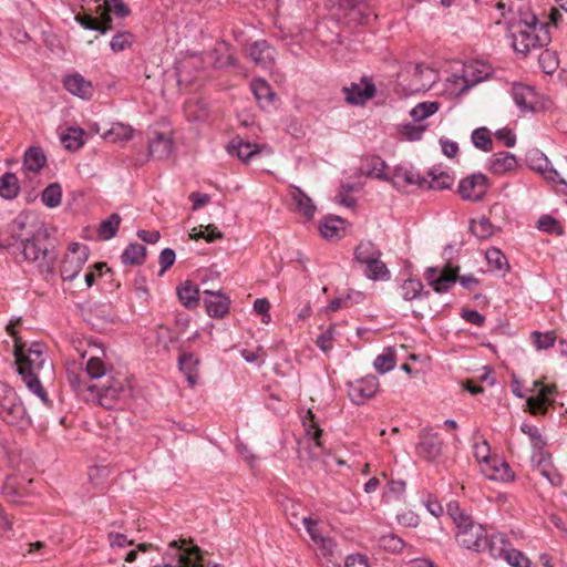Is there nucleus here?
<instances>
[{
    "label": "nucleus",
    "instance_id": "obj_54",
    "mask_svg": "<svg viewBox=\"0 0 567 567\" xmlns=\"http://www.w3.org/2000/svg\"><path fill=\"white\" fill-rule=\"evenodd\" d=\"M493 463L494 474L489 475V478L501 480L504 482H508L514 478V472L506 462L494 460Z\"/></svg>",
    "mask_w": 567,
    "mask_h": 567
},
{
    "label": "nucleus",
    "instance_id": "obj_37",
    "mask_svg": "<svg viewBox=\"0 0 567 567\" xmlns=\"http://www.w3.org/2000/svg\"><path fill=\"white\" fill-rule=\"evenodd\" d=\"M400 293L404 300L411 301L421 296L427 297L429 291L423 292V284L419 279H408L400 286Z\"/></svg>",
    "mask_w": 567,
    "mask_h": 567
},
{
    "label": "nucleus",
    "instance_id": "obj_27",
    "mask_svg": "<svg viewBox=\"0 0 567 567\" xmlns=\"http://www.w3.org/2000/svg\"><path fill=\"white\" fill-rule=\"evenodd\" d=\"M178 364L189 385H195L198 380V359L193 353L184 352L178 357Z\"/></svg>",
    "mask_w": 567,
    "mask_h": 567
},
{
    "label": "nucleus",
    "instance_id": "obj_4",
    "mask_svg": "<svg viewBox=\"0 0 567 567\" xmlns=\"http://www.w3.org/2000/svg\"><path fill=\"white\" fill-rule=\"evenodd\" d=\"M512 39L514 50L524 56L533 49L546 47L551 41L549 25L518 28V30L513 33Z\"/></svg>",
    "mask_w": 567,
    "mask_h": 567
},
{
    "label": "nucleus",
    "instance_id": "obj_61",
    "mask_svg": "<svg viewBox=\"0 0 567 567\" xmlns=\"http://www.w3.org/2000/svg\"><path fill=\"white\" fill-rule=\"evenodd\" d=\"M540 25L549 24L539 22L537 16L528 10H519L518 28H536Z\"/></svg>",
    "mask_w": 567,
    "mask_h": 567
},
{
    "label": "nucleus",
    "instance_id": "obj_25",
    "mask_svg": "<svg viewBox=\"0 0 567 567\" xmlns=\"http://www.w3.org/2000/svg\"><path fill=\"white\" fill-rule=\"evenodd\" d=\"M64 87L73 95L81 99H90L93 87L90 81H86L81 74H72L64 79Z\"/></svg>",
    "mask_w": 567,
    "mask_h": 567
},
{
    "label": "nucleus",
    "instance_id": "obj_63",
    "mask_svg": "<svg viewBox=\"0 0 567 567\" xmlns=\"http://www.w3.org/2000/svg\"><path fill=\"white\" fill-rule=\"evenodd\" d=\"M301 522L303 526L306 527L310 538L313 540V543L317 545L319 542L324 537L321 529L319 528L318 522L311 519L310 517H302Z\"/></svg>",
    "mask_w": 567,
    "mask_h": 567
},
{
    "label": "nucleus",
    "instance_id": "obj_38",
    "mask_svg": "<svg viewBox=\"0 0 567 567\" xmlns=\"http://www.w3.org/2000/svg\"><path fill=\"white\" fill-rule=\"evenodd\" d=\"M554 403V400L547 398L540 389L536 396H530L526 400L528 412L533 415L546 414L549 405Z\"/></svg>",
    "mask_w": 567,
    "mask_h": 567
},
{
    "label": "nucleus",
    "instance_id": "obj_12",
    "mask_svg": "<svg viewBox=\"0 0 567 567\" xmlns=\"http://www.w3.org/2000/svg\"><path fill=\"white\" fill-rule=\"evenodd\" d=\"M379 390V380L374 375H367L349 383V396L354 404H363L373 398Z\"/></svg>",
    "mask_w": 567,
    "mask_h": 567
},
{
    "label": "nucleus",
    "instance_id": "obj_23",
    "mask_svg": "<svg viewBox=\"0 0 567 567\" xmlns=\"http://www.w3.org/2000/svg\"><path fill=\"white\" fill-rule=\"evenodd\" d=\"M227 151L230 155H236L240 161L248 162L251 157L259 154L260 146L245 142L241 137L237 136L230 141Z\"/></svg>",
    "mask_w": 567,
    "mask_h": 567
},
{
    "label": "nucleus",
    "instance_id": "obj_45",
    "mask_svg": "<svg viewBox=\"0 0 567 567\" xmlns=\"http://www.w3.org/2000/svg\"><path fill=\"white\" fill-rule=\"evenodd\" d=\"M538 63L543 72L546 74H553L559 66L557 53L548 49L544 50L539 54Z\"/></svg>",
    "mask_w": 567,
    "mask_h": 567
},
{
    "label": "nucleus",
    "instance_id": "obj_2",
    "mask_svg": "<svg viewBox=\"0 0 567 567\" xmlns=\"http://www.w3.org/2000/svg\"><path fill=\"white\" fill-rule=\"evenodd\" d=\"M44 349L43 343L33 342L25 350V343L21 338H16L13 353L18 372L25 383V386L45 405H49V398L42 386V381L52 379L53 363L45 354Z\"/></svg>",
    "mask_w": 567,
    "mask_h": 567
},
{
    "label": "nucleus",
    "instance_id": "obj_44",
    "mask_svg": "<svg viewBox=\"0 0 567 567\" xmlns=\"http://www.w3.org/2000/svg\"><path fill=\"white\" fill-rule=\"evenodd\" d=\"M485 257L492 269L504 272L509 269L505 255L498 248L492 247L487 249Z\"/></svg>",
    "mask_w": 567,
    "mask_h": 567
},
{
    "label": "nucleus",
    "instance_id": "obj_32",
    "mask_svg": "<svg viewBox=\"0 0 567 567\" xmlns=\"http://www.w3.org/2000/svg\"><path fill=\"white\" fill-rule=\"evenodd\" d=\"M134 128L123 123H114L110 130L103 134V138L107 142H126L132 140Z\"/></svg>",
    "mask_w": 567,
    "mask_h": 567
},
{
    "label": "nucleus",
    "instance_id": "obj_40",
    "mask_svg": "<svg viewBox=\"0 0 567 567\" xmlns=\"http://www.w3.org/2000/svg\"><path fill=\"white\" fill-rule=\"evenodd\" d=\"M121 216L116 213H113L109 218L104 219L99 227V237L103 240H109L113 238L120 227Z\"/></svg>",
    "mask_w": 567,
    "mask_h": 567
},
{
    "label": "nucleus",
    "instance_id": "obj_3",
    "mask_svg": "<svg viewBox=\"0 0 567 567\" xmlns=\"http://www.w3.org/2000/svg\"><path fill=\"white\" fill-rule=\"evenodd\" d=\"M447 515L456 526L455 539L461 547L475 553L486 549L487 532L485 527L474 522V519L460 507L457 502H450L447 504Z\"/></svg>",
    "mask_w": 567,
    "mask_h": 567
},
{
    "label": "nucleus",
    "instance_id": "obj_35",
    "mask_svg": "<svg viewBox=\"0 0 567 567\" xmlns=\"http://www.w3.org/2000/svg\"><path fill=\"white\" fill-rule=\"evenodd\" d=\"M353 256L357 262L363 265L374 257H381L382 252L374 243L365 240L360 241L359 245L354 248Z\"/></svg>",
    "mask_w": 567,
    "mask_h": 567
},
{
    "label": "nucleus",
    "instance_id": "obj_6",
    "mask_svg": "<svg viewBox=\"0 0 567 567\" xmlns=\"http://www.w3.org/2000/svg\"><path fill=\"white\" fill-rule=\"evenodd\" d=\"M0 419L7 424L17 426L21 430L31 425V417L17 392L10 394V398L0 404Z\"/></svg>",
    "mask_w": 567,
    "mask_h": 567
},
{
    "label": "nucleus",
    "instance_id": "obj_19",
    "mask_svg": "<svg viewBox=\"0 0 567 567\" xmlns=\"http://www.w3.org/2000/svg\"><path fill=\"white\" fill-rule=\"evenodd\" d=\"M289 196L291 205L295 210L305 216L307 219H312L317 210L312 199L298 186H289Z\"/></svg>",
    "mask_w": 567,
    "mask_h": 567
},
{
    "label": "nucleus",
    "instance_id": "obj_9",
    "mask_svg": "<svg viewBox=\"0 0 567 567\" xmlns=\"http://www.w3.org/2000/svg\"><path fill=\"white\" fill-rule=\"evenodd\" d=\"M458 271L460 268L457 266L452 267L450 264L445 265L442 269L430 267L425 271V279L435 292L444 293L457 281Z\"/></svg>",
    "mask_w": 567,
    "mask_h": 567
},
{
    "label": "nucleus",
    "instance_id": "obj_26",
    "mask_svg": "<svg viewBox=\"0 0 567 567\" xmlns=\"http://www.w3.org/2000/svg\"><path fill=\"white\" fill-rule=\"evenodd\" d=\"M517 165L516 156L508 152H498L493 155L488 169L497 175L513 171Z\"/></svg>",
    "mask_w": 567,
    "mask_h": 567
},
{
    "label": "nucleus",
    "instance_id": "obj_46",
    "mask_svg": "<svg viewBox=\"0 0 567 567\" xmlns=\"http://www.w3.org/2000/svg\"><path fill=\"white\" fill-rule=\"evenodd\" d=\"M83 130L70 127L66 133L61 136V141L65 148L70 151H78L84 144L82 140Z\"/></svg>",
    "mask_w": 567,
    "mask_h": 567
},
{
    "label": "nucleus",
    "instance_id": "obj_39",
    "mask_svg": "<svg viewBox=\"0 0 567 567\" xmlns=\"http://www.w3.org/2000/svg\"><path fill=\"white\" fill-rule=\"evenodd\" d=\"M68 381L78 393H82L87 391V386L92 385L87 382V375L85 372H82L76 365L68 368L66 371Z\"/></svg>",
    "mask_w": 567,
    "mask_h": 567
},
{
    "label": "nucleus",
    "instance_id": "obj_64",
    "mask_svg": "<svg viewBox=\"0 0 567 567\" xmlns=\"http://www.w3.org/2000/svg\"><path fill=\"white\" fill-rule=\"evenodd\" d=\"M425 130L424 125L421 124H404L402 125L400 132L404 135L409 141H417L421 138L423 132Z\"/></svg>",
    "mask_w": 567,
    "mask_h": 567
},
{
    "label": "nucleus",
    "instance_id": "obj_56",
    "mask_svg": "<svg viewBox=\"0 0 567 567\" xmlns=\"http://www.w3.org/2000/svg\"><path fill=\"white\" fill-rule=\"evenodd\" d=\"M207 234L199 229L197 231L196 228L192 230L190 238L197 240L199 238H204L207 243H213L217 239L223 238L221 231L218 230V228L214 224H209L205 227Z\"/></svg>",
    "mask_w": 567,
    "mask_h": 567
},
{
    "label": "nucleus",
    "instance_id": "obj_50",
    "mask_svg": "<svg viewBox=\"0 0 567 567\" xmlns=\"http://www.w3.org/2000/svg\"><path fill=\"white\" fill-rule=\"evenodd\" d=\"M557 339L555 331H547L545 333L539 331L532 332V340L537 350H547L555 344Z\"/></svg>",
    "mask_w": 567,
    "mask_h": 567
},
{
    "label": "nucleus",
    "instance_id": "obj_60",
    "mask_svg": "<svg viewBox=\"0 0 567 567\" xmlns=\"http://www.w3.org/2000/svg\"><path fill=\"white\" fill-rule=\"evenodd\" d=\"M336 334V326L331 324L326 331L320 333L316 340V344L323 351L328 352L332 349V341Z\"/></svg>",
    "mask_w": 567,
    "mask_h": 567
},
{
    "label": "nucleus",
    "instance_id": "obj_62",
    "mask_svg": "<svg viewBox=\"0 0 567 567\" xmlns=\"http://www.w3.org/2000/svg\"><path fill=\"white\" fill-rule=\"evenodd\" d=\"M520 431L524 434H527L530 439L532 445L534 449L542 451L545 446V441L542 436V434L538 432L537 427L528 424H523L520 426Z\"/></svg>",
    "mask_w": 567,
    "mask_h": 567
},
{
    "label": "nucleus",
    "instance_id": "obj_15",
    "mask_svg": "<svg viewBox=\"0 0 567 567\" xmlns=\"http://www.w3.org/2000/svg\"><path fill=\"white\" fill-rule=\"evenodd\" d=\"M512 96L517 107L524 113H534L540 101L539 94L533 86L520 83L513 85Z\"/></svg>",
    "mask_w": 567,
    "mask_h": 567
},
{
    "label": "nucleus",
    "instance_id": "obj_1",
    "mask_svg": "<svg viewBox=\"0 0 567 567\" xmlns=\"http://www.w3.org/2000/svg\"><path fill=\"white\" fill-rule=\"evenodd\" d=\"M13 238L20 241L21 252L28 261L37 262L42 274H52L56 255L48 228L28 215H19L10 225Z\"/></svg>",
    "mask_w": 567,
    "mask_h": 567
},
{
    "label": "nucleus",
    "instance_id": "obj_28",
    "mask_svg": "<svg viewBox=\"0 0 567 567\" xmlns=\"http://www.w3.org/2000/svg\"><path fill=\"white\" fill-rule=\"evenodd\" d=\"M538 456H539V460H537V461H535V458H533V461L535 462V470L538 471V473L544 478H546L550 483V485H553V486L560 485L561 476L555 468H553L550 461H549V455H546L543 452H539Z\"/></svg>",
    "mask_w": 567,
    "mask_h": 567
},
{
    "label": "nucleus",
    "instance_id": "obj_31",
    "mask_svg": "<svg viewBox=\"0 0 567 567\" xmlns=\"http://www.w3.org/2000/svg\"><path fill=\"white\" fill-rule=\"evenodd\" d=\"M145 258L146 248L137 243L128 244L121 256L124 265H142L145 261Z\"/></svg>",
    "mask_w": 567,
    "mask_h": 567
},
{
    "label": "nucleus",
    "instance_id": "obj_55",
    "mask_svg": "<svg viewBox=\"0 0 567 567\" xmlns=\"http://www.w3.org/2000/svg\"><path fill=\"white\" fill-rule=\"evenodd\" d=\"M133 43V34L131 32H118L116 33L111 42L110 47L113 52H121L130 48Z\"/></svg>",
    "mask_w": 567,
    "mask_h": 567
},
{
    "label": "nucleus",
    "instance_id": "obj_14",
    "mask_svg": "<svg viewBox=\"0 0 567 567\" xmlns=\"http://www.w3.org/2000/svg\"><path fill=\"white\" fill-rule=\"evenodd\" d=\"M527 162L532 169L542 174L547 181L565 186L564 193L567 195L566 181L560 177V174L550 165V162L542 152H530L528 154Z\"/></svg>",
    "mask_w": 567,
    "mask_h": 567
},
{
    "label": "nucleus",
    "instance_id": "obj_59",
    "mask_svg": "<svg viewBox=\"0 0 567 567\" xmlns=\"http://www.w3.org/2000/svg\"><path fill=\"white\" fill-rule=\"evenodd\" d=\"M537 227L539 230H543L548 234H561V228L558 221L549 215L540 216V218L537 221Z\"/></svg>",
    "mask_w": 567,
    "mask_h": 567
},
{
    "label": "nucleus",
    "instance_id": "obj_41",
    "mask_svg": "<svg viewBox=\"0 0 567 567\" xmlns=\"http://www.w3.org/2000/svg\"><path fill=\"white\" fill-rule=\"evenodd\" d=\"M42 203L50 208H55L61 204L62 188L59 183L48 185L41 195Z\"/></svg>",
    "mask_w": 567,
    "mask_h": 567
},
{
    "label": "nucleus",
    "instance_id": "obj_48",
    "mask_svg": "<svg viewBox=\"0 0 567 567\" xmlns=\"http://www.w3.org/2000/svg\"><path fill=\"white\" fill-rule=\"evenodd\" d=\"M472 142L475 147L488 152L492 150L493 141L489 135V131L486 127H480L472 132Z\"/></svg>",
    "mask_w": 567,
    "mask_h": 567
},
{
    "label": "nucleus",
    "instance_id": "obj_57",
    "mask_svg": "<svg viewBox=\"0 0 567 567\" xmlns=\"http://www.w3.org/2000/svg\"><path fill=\"white\" fill-rule=\"evenodd\" d=\"M504 560L513 567H533L530 560L519 550L509 547Z\"/></svg>",
    "mask_w": 567,
    "mask_h": 567
},
{
    "label": "nucleus",
    "instance_id": "obj_49",
    "mask_svg": "<svg viewBox=\"0 0 567 567\" xmlns=\"http://www.w3.org/2000/svg\"><path fill=\"white\" fill-rule=\"evenodd\" d=\"M340 7L350 10V18L360 24L369 23L371 12H363L357 6V0H340Z\"/></svg>",
    "mask_w": 567,
    "mask_h": 567
},
{
    "label": "nucleus",
    "instance_id": "obj_43",
    "mask_svg": "<svg viewBox=\"0 0 567 567\" xmlns=\"http://www.w3.org/2000/svg\"><path fill=\"white\" fill-rule=\"evenodd\" d=\"M395 352L389 348L375 358L373 367L379 373L384 374L391 371L395 367Z\"/></svg>",
    "mask_w": 567,
    "mask_h": 567
},
{
    "label": "nucleus",
    "instance_id": "obj_42",
    "mask_svg": "<svg viewBox=\"0 0 567 567\" xmlns=\"http://www.w3.org/2000/svg\"><path fill=\"white\" fill-rule=\"evenodd\" d=\"M317 545L320 554L327 559L326 567H340V564L333 560L337 544L332 538L324 536Z\"/></svg>",
    "mask_w": 567,
    "mask_h": 567
},
{
    "label": "nucleus",
    "instance_id": "obj_7",
    "mask_svg": "<svg viewBox=\"0 0 567 567\" xmlns=\"http://www.w3.org/2000/svg\"><path fill=\"white\" fill-rule=\"evenodd\" d=\"M415 445V454L426 462H435L442 456L443 440L431 427L420 430Z\"/></svg>",
    "mask_w": 567,
    "mask_h": 567
},
{
    "label": "nucleus",
    "instance_id": "obj_33",
    "mask_svg": "<svg viewBox=\"0 0 567 567\" xmlns=\"http://www.w3.org/2000/svg\"><path fill=\"white\" fill-rule=\"evenodd\" d=\"M181 302L188 309L195 308L199 302V290L190 281H185L177 288Z\"/></svg>",
    "mask_w": 567,
    "mask_h": 567
},
{
    "label": "nucleus",
    "instance_id": "obj_10",
    "mask_svg": "<svg viewBox=\"0 0 567 567\" xmlns=\"http://www.w3.org/2000/svg\"><path fill=\"white\" fill-rule=\"evenodd\" d=\"M488 189L487 177L482 173L472 174L458 184V193L465 200L478 202Z\"/></svg>",
    "mask_w": 567,
    "mask_h": 567
},
{
    "label": "nucleus",
    "instance_id": "obj_18",
    "mask_svg": "<svg viewBox=\"0 0 567 567\" xmlns=\"http://www.w3.org/2000/svg\"><path fill=\"white\" fill-rule=\"evenodd\" d=\"M361 82L364 84L363 87L360 84L352 83L350 86L342 89L348 103L353 105L363 104L375 95V86L370 80L362 78Z\"/></svg>",
    "mask_w": 567,
    "mask_h": 567
},
{
    "label": "nucleus",
    "instance_id": "obj_16",
    "mask_svg": "<svg viewBox=\"0 0 567 567\" xmlns=\"http://www.w3.org/2000/svg\"><path fill=\"white\" fill-rule=\"evenodd\" d=\"M301 422L305 427L306 434L309 436V439L313 441V446H311L310 443H308V446L305 450L308 454V458L315 460L318 456V454L315 452V449L322 447V443L320 441L322 430L320 429L316 420L315 413L310 409L303 412V414L301 415Z\"/></svg>",
    "mask_w": 567,
    "mask_h": 567
},
{
    "label": "nucleus",
    "instance_id": "obj_29",
    "mask_svg": "<svg viewBox=\"0 0 567 567\" xmlns=\"http://www.w3.org/2000/svg\"><path fill=\"white\" fill-rule=\"evenodd\" d=\"M363 265L365 266L363 272L368 279L374 281L389 280L391 277V272L386 265L381 260V257H374Z\"/></svg>",
    "mask_w": 567,
    "mask_h": 567
},
{
    "label": "nucleus",
    "instance_id": "obj_24",
    "mask_svg": "<svg viewBox=\"0 0 567 567\" xmlns=\"http://www.w3.org/2000/svg\"><path fill=\"white\" fill-rule=\"evenodd\" d=\"M173 152V140L161 132H156L154 137L150 140L148 153L151 156L163 159L167 158Z\"/></svg>",
    "mask_w": 567,
    "mask_h": 567
},
{
    "label": "nucleus",
    "instance_id": "obj_51",
    "mask_svg": "<svg viewBox=\"0 0 567 567\" xmlns=\"http://www.w3.org/2000/svg\"><path fill=\"white\" fill-rule=\"evenodd\" d=\"M470 229L472 234L480 239H485L493 235V226L486 217L472 220Z\"/></svg>",
    "mask_w": 567,
    "mask_h": 567
},
{
    "label": "nucleus",
    "instance_id": "obj_30",
    "mask_svg": "<svg viewBox=\"0 0 567 567\" xmlns=\"http://www.w3.org/2000/svg\"><path fill=\"white\" fill-rule=\"evenodd\" d=\"M511 546V543L503 534H493L489 538L487 537L486 548L495 559H504Z\"/></svg>",
    "mask_w": 567,
    "mask_h": 567
},
{
    "label": "nucleus",
    "instance_id": "obj_17",
    "mask_svg": "<svg viewBox=\"0 0 567 567\" xmlns=\"http://www.w3.org/2000/svg\"><path fill=\"white\" fill-rule=\"evenodd\" d=\"M248 54L256 65L269 69L275 63L276 49L266 40H258L249 45Z\"/></svg>",
    "mask_w": 567,
    "mask_h": 567
},
{
    "label": "nucleus",
    "instance_id": "obj_13",
    "mask_svg": "<svg viewBox=\"0 0 567 567\" xmlns=\"http://www.w3.org/2000/svg\"><path fill=\"white\" fill-rule=\"evenodd\" d=\"M185 539L173 540L169 543V549L174 550V557L177 558V567H204L203 551L198 546L184 549Z\"/></svg>",
    "mask_w": 567,
    "mask_h": 567
},
{
    "label": "nucleus",
    "instance_id": "obj_5",
    "mask_svg": "<svg viewBox=\"0 0 567 567\" xmlns=\"http://www.w3.org/2000/svg\"><path fill=\"white\" fill-rule=\"evenodd\" d=\"M87 391L95 393L99 403L106 409H112L116 401L132 393L128 382L118 378H111L107 383L89 385Z\"/></svg>",
    "mask_w": 567,
    "mask_h": 567
},
{
    "label": "nucleus",
    "instance_id": "obj_8",
    "mask_svg": "<svg viewBox=\"0 0 567 567\" xmlns=\"http://www.w3.org/2000/svg\"><path fill=\"white\" fill-rule=\"evenodd\" d=\"M89 258V248L85 245L73 243L69 247V252L65 255L61 265V277L64 281H72L82 270L84 264Z\"/></svg>",
    "mask_w": 567,
    "mask_h": 567
},
{
    "label": "nucleus",
    "instance_id": "obj_21",
    "mask_svg": "<svg viewBox=\"0 0 567 567\" xmlns=\"http://www.w3.org/2000/svg\"><path fill=\"white\" fill-rule=\"evenodd\" d=\"M47 163V157L41 147H29L24 153L23 173L31 178V174H38Z\"/></svg>",
    "mask_w": 567,
    "mask_h": 567
},
{
    "label": "nucleus",
    "instance_id": "obj_11",
    "mask_svg": "<svg viewBox=\"0 0 567 567\" xmlns=\"http://www.w3.org/2000/svg\"><path fill=\"white\" fill-rule=\"evenodd\" d=\"M95 13L97 18L89 13H78L74 19L86 30L99 31L102 34L111 31L113 29V20L111 14H109V10L103 4H99Z\"/></svg>",
    "mask_w": 567,
    "mask_h": 567
},
{
    "label": "nucleus",
    "instance_id": "obj_58",
    "mask_svg": "<svg viewBox=\"0 0 567 567\" xmlns=\"http://www.w3.org/2000/svg\"><path fill=\"white\" fill-rule=\"evenodd\" d=\"M340 218H326L320 223V233L322 237L327 239H331L339 236V227L338 223H340Z\"/></svg>",
    "mask_w": 567,
    "mask_h": 567
},
{
    "label": "nucleus",
    "instance_id": "obj_20",
    "mask_svg": "<svg viewBox=\"0 0 567 567\" xmlns=\"http://www.w3.org/2000/svg\"><path fill=\"white\" fill-rule=\"evenodd\" d=\"M390 183L396 189L405 192L409 186L413 185L424 187L427 181L425 178H421L417 173L399 167L394 169L392 176L390 177Z\"/></svg>",
    "mask_w": 567,
    "mask_h": 567
},
{
    "label": "nucleus",
    "instance_id": "obj_34",
    "mask_svg": "<svg viewBox=\"0 0 567 567\" xmlns=\"http://www.w3.org/2000/svg\"><path fill=\"white\" fill-rule=\"evenodd\" d=\"M250 86L256 100L261 106L272 103L276 94L265 80L255 79Z\"/></svg>",
    "mask_w": 567,
    "mask_h": 567
},
{
    "label": "nucleus",
    "instance_id": "obj_36",
    "mask_svg": "<svg viewBox=\"0 0 567 567\" xmlns=\"http://www.w3.org/2000/svg\"><path fill=\"white\" fill-rule=\"evenodd\" d=\"M20 190L19 181L14 173H6L0 177V196L13 199Z\"/></svg>",
    "mask_w": 567,
    "mask_h": 567
},
{
    "label": "nucleus",
    "instance_id": "obj_53",
    "mask_svg": "<svg viewBox=\"0 0 567 567\" xmlns=\"http://www.w3.org/2000/svg\"><path fill=\"white\" fill-rule=\"evenodd\" d=\"M424 73L433 74V70L429 68H423L422 64H415L413 66V84H411L410 90L412 92H420L430 89L431 83L433 82L431 78L427 79L426 83H417V79L422 76Z\"/></svg>",
    "mask_w": 567,
    "mask_h": 567
},
{
    "label": "nucleus",
    "instance_id": "obj_52",
    "mask_svg": "<svg viewBox=\"0 0 567 567\" xmlns=\"http://www.w3.org/2000/svg\"><path fill=\"white\" fill-rule=\"evenodd\" d=\"M85 373L90 380L100 379L106 373L105 363L97 357H91L86 362Z\"/></svg>",
    "mask_w": 567,
    "mask_h": 567
},
{
    "label": "nucleus",
    "instance_id": "obj_22",
    "mask_svg": "<svg viewBox=\"0 0 567 567\" xmlns=\"http://www.w3.org/2000/svg\"><path fill=\"white\" fill-rule=\"evenodd\" d=\"M205 293L207 297L204 299V303L209 317L223 318L228 313L229 299L226 296L209 290H206Z\"/></svg>",
    "mask_w": 567,
    "mask_h": 567
},
{
    "label": "nucleus",
    "instance_id": "obj_47",
    "mask_svg": "<svg viewBox=\"0 0 567 567\" xmlns=\"http://www.w3.org/2000/svg\"><path fill=\"white\" fill-rule=\"evenodd\" d=\"M439 110V103L436 102H423L415 105L410 115L414 122H421L426 117L433 115Z\"/></svg>",
    "mask_w": 567,
    "mask_h": 567
}]
</instances>
